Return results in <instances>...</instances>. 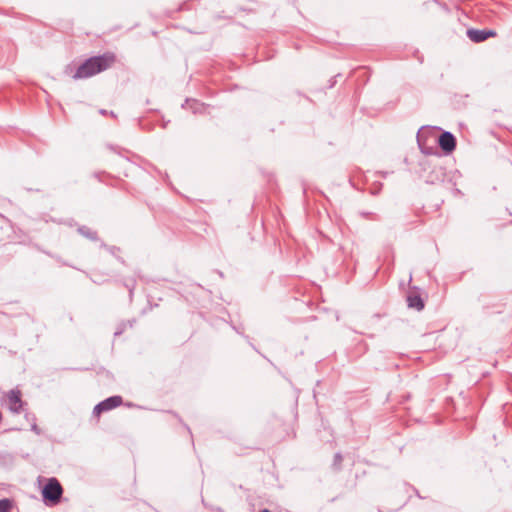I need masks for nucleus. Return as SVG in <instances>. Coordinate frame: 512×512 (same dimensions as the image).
Returning a JSON list of instances; mask_svg holds the SVG:
<instances>
[{"mask_svg": "<svg viewBox=\"0 0 512 512\" xmlns=\"http://www.w3.org/2000/svg\"><path fill=\"white\" fill-rule=\"evenodd\" d=\"M122 403L121 396H112L109 397L102 402L98 403L93 410V413L97 416H99L102 412H106L109 410H112Z\"/></svg>", "mask_w": 512, "mask_h": 512, "instance_id": "20e7f679", "label": "nucleus"}, {"mask_svg": "<svg viewBox=\"0 0 512 512\" xmlns=\"http://www.w3.org/2000/svg\"><path fill=\"white\" fill-rule=\"evenodd\" d=\"M13 508V501L5 498L0 500V512H11Z\"/></svg>", "mask_w": 512, "mask_h": 512, "instance_id": "9d476101", "label": "nucleus"}, {"mask_svg": "<svg viewBox=\"0 0 512 512\" xmlns=\"http://www.w3.org/2000/svg\"><path fill=\"white\" fill-rule=\"evenodd\" d=\"M117 61L116 55L112 52H106L102 55L93 56L84 60L81 64H112Z\"/></svg>", "mask_w": 512, "mask_h": 512, "instance_id": "0eeeda50", "label": "nucleus"}, {"mask_svg": "<svg viewBox=\"0 0 512 512\" xmlns=\"http://www.w3.org/2000/svg\"><path fill=\"white\" fill-rule=\"evenodd\" d=\"M341 461H342V456H341V454L337 453L334 457V462H335V464H340Z\"/></svg>", "mask_w": 512, "mask_h": 512, "instance_id": "f8f14e48", "label": "nucleus"}, {"mask_svg": "<svg viewBox=\"0 0 512 512\" xmlns=\"http://www.w3.org/2000/svg\"><path fill=\"white\" fill-rule=\"evenodd\" d=\"M74 66H66L64 74L75 80L85 79L94 76L104 71L108 66H77L76 70H73Z\"/></svg>", "mask_w": 512, "mask_h": 512, "instance_id": "f257e3e1", "label": "nucleus"}, {"mask_svg": "<svg viewBox=\"0 0 512 512\" xmlns=\"http://www.w3.org/2000/svg\"><path fill=\"white\" fill-rule=\"evenodd\" d=\"M408 306L411 308H415L418 311L422 310L424 308V303L421 297L417 294H410L407 297Z\"/></svg>", "mask_w": 512, "mask_h": 512, "instance_id": "6e6552de", "label": "nucleus"}, {"mask_svg": "<svg viewBox=\"0 0 512 512\" xmlns=\"http://www.w3.org/2000/svg\"><path fill=\"white\" fill-rule=\"evenodd\" d=\"M78 232L83 235L84 237L90 239V240H96L97 239V233L93 230H91L87 226H81L78 228Z\"/></svg>", "mask_w": 512, "mask_h": 512, "instance_id": "1a4fd4ad", "label": "nucleus"}, {"mask_svg": "<svg viewBox=\"0 0 512 512\" xmlns=\"http://www.w3.org/2000/svg\"><path fill=\"white\" fill-rule=\"evenodd\" d=\"M186 104L190 106L194 113L202 112L204 110V105L196 100L186 101Z\"/></svg>", "mask_w": 512, "mask_h": 512, "instance_id": "9b49d317", "label": "nucleus"}, {"mask_svg": "<svg viewBox=\"0 0 512 512\" xmlns=\"http://www.w3.org/2000/svg\"><path fill=\"white\" fill-rule=\"evenodd\" d=\"M439 146L446 153H451L456 147V139L454 135L450 132H443L439 136L438 140Z\"/></svg>", "mask_w": 512, "mask_h": 512, "instance_id": "423d86ee", "label": "nucleus"}, {"mask_svg": "<svg viewBox=\"0 0 512 512\" xmlns=\"http://www.w3.org/2000/svg\"><path fill=\"white\" fill-rule=\"evenodd\" d=\"M260 512H270V510H268V509H263V510H261Z\"/></svg>", "mask_w": 512, "mask_h": 512, "instance_id": "2eb2a0df", "label": "nucleus"}, {"mask_svg": "<svg viewBox=\"0 0 512 512\" xmlns=\"http://www.w3.org/2000/svg\"><path fill=\"white\" fill-rule=\"evenodd\" d=\"M100 113H101L102 115H106V114H107V111H106V110H104V109H101V110H100Z\"/></svg>", "mask_w": 512, "mask_h": 512, "instance_id": "4468645a", "label": "nucleus"}, {"mask_svg": "<svg viewBox=\"0 0 512 512\" xmlns=\"http://www.w3.org/2000/svg\"><path fill=\"white\" fill-rule=\"evenodd\" d=\"M62 494L63 488L56 478H50L42 490L44 500L49 501L52 504L59 503Z\"/></svg>", "mask_w": 512, "mask_h": 512, "instance_id": "f03ea898", "label": "nucleus"}, {"mask_svg": "<svg viewBox=\"0 0 512 512\" xmlns=\"http://www.w3.org/2000/svg\"><path fill=\"white\" fill-rule=\"evenodd\" d=\"M5 404L13 414H20L23 410L24 402L22 393L19 389H12L5 394Z\"/></svg>", "mask_w": 512, "mask_h": 512, "instance_id": "7ed1b4c3", "label": "nucleus"}, {"mask_svg": "<svg viewBox=\"0 0 512 512\" xmlns=\"http://www.w3.org/2000/svg\"><path fill=\"white\" fill-rule=\"evenodd\" d=\"M32 431H34L36 434H40V429L36 424H33L31 427Z\"/></svg>", "mask_w": 512, "mask_h": 512, "instance_id": "ddd939ff", "label": "nucleus"}, {"mask_svg": "<svg viewBox=\"0 0 512 512\" xmlns=\"http://www.w3.org/2000/svg\"><path fill=\"white\" fill-rule=\"evenodd\" d=\"M496 35L497 33L490 29L478 30L471 28L467 30L468 38L475 43L483 42L488 38L495 37Z\"/></svg>", "mask_w": 512, "mask_h": 512, "instance_id": "39448f33", "label": "nucleus"}]
</instances>
